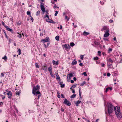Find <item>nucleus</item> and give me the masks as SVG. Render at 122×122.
<instances>
[{
	"mask_svg": "<svg viewBox=\"0 0 122 122\" xmlns=\"http://www.w3.org/2000/svg\"><path fill=\"white\" fill-rule=\"evenodd\" d=\"M108 105V113L110 114L113 112V108L115 111V113L117 117L119 119H120L122 117V116L120 112V107H119L116 106L114 107V106L111 103H107Z\"/></svg>",
	"mask_w": 122,
	"mask_h": 122,
	"instance_id": "f257e3e1",
	"label": "nucleus"
},
{
	"mask_svg": "<svg viewBox=\"0 0 122 122\" xmlns=\"http://www.w3.org/2000/svg\"><path fill=\"white\" fill-rule=\"evenodd\" d=\"M40 89V86L39 85H37L36 86H34L32 90V93L34 95L37 96V94H40L39 90Z\"/></svg>",
	"mask_w": 122,
	"mask_h": 122,
	"instance_id": "f03ea898",
	"label": "nucleus"
},
{
	"mask_svg": "<svg viewBox=\"0 0 122 122\" xmlns=\"http://www.w3.org/2000/svg\"><path fill=\"white\" fill-rule=\"evenodd\" d=\"M40 7L42 11L43 14H44V13L46 12V15H48V11H46L45 8L44 7V5H43V3H42L41 2Z\"/></svg>",
	"mask_w": 122,
	"mask_h": 122,
	"instance_id": "7ed1b4c3",
	"label": "nucleus"
},
{
	"mask_svg": "<svg viewBox=\"0 0 122 122\" xmlns=\"http://www.w3.org/2000/svg\"><path fill=\"white\" fill-rule=\"evenodd\" d=\"M49 16H46L45 17L46 21L50 23H55V22L53 21L52 20L49 19Z\"/></svg>",
	"mask_w": 122,
	"mask_h": 122,
	"instance_id": "20e7f679",
	"label": "nucleus"
},
{
	"mask_svg": "<svg viewBox=\"0 0 122 122\" xmlns=\"http://www.w3.org/2000/svg\"><path fill=\"white\" fill-rule=\"evenodd\" d=\"M63 103L68 106H69L71 104V102L67 100L66 99L64 100Z\"/></svg>",
	"mask_w": 122,
	"mask_h": 122,
	"instance_id": "39448f33",
	"label": "nucleus"
},
{
	"mask_svg": "<svg viewBox=\"0 0 122 122\" xmlns=\"http://www.w3.org/2000/svg\"><path fill=\"white\" fill-rule=\"evenodd\" d=\"M7 95H8V98L11 99L12 96V93L10 91H9L8 92L6 93Z\"/></svg>",
	"mask_w": 122,
	"mask_h": 122,
	"instance_id": "423d86ee",
	"label": "nucleus"
},
{
	"mask_svg": "<svg viewBox=\"0 0 122 122\" xmlns=\"http://www.w3.org/2000/svg\"><path fill=\"white\" fill-rule=\"evenodd\" d=\"M109 31V30H108L105 31V33L104 35V37H107L109 36L110 34L108 32Z\"/></svg>",
	"mask_w": 122,
	"mask_h": 122,
	"instance_id": "0eeeda50",
	"label": "nucleus"
},
{
	"mask_svg": "<svg viewBox=\"0 0 122 122\" xmlns=\"http://www.w3.org/2000/svg\"><path fill=\"white\" fill-rule=\"evenodd\" d=\"M108 30H109L108 27L106 26H104L103 27V28L101 30L102 31H103L105 30H106V31H107Z\"/></svg>",
	"mask_w": 122,
	"mask_h": 122,
	"instance_id": "6e6552de",
	"label": "nucleus"
},
{
	"mask_svg": "<svg viewBox=\"0 0 122 122\" xmlns=\"http://www.w3.org/2000/svg\"><path fill=\"white\" fill-rule=\"evenodd\" d=\"M49 37H47L46 39H42L41 40V42L44 43L45 42H48V41Z\"/></svg>",
	"mask_w": 122,
	"mask_h": 122,
	"instance_id": "1a4fd4ad",
	"label": "nucleus"
},
{
	"mask_svg": "<svg viewBox=\"0 0 122 122\" xmlns=\"http://www.w3.org/2000/svg\"><path fill=\"white\" fill-rule=\"evenodd\" d=\"M52 63L54 65L56 66L58 65L59 64L58 61H56L54 60H53L52 61Z\"/></svg>",
	"mask_w": 122,
	"mask_h": 122,
	"instance_id": "9d476101",
	"label": "nucleus"
},
{
	"mask_svg": "<svg viewBox=\"0 0 122 122\" xmlns=\"http://www.w3.org/2000/svg\"><path fill=\"white\" fill-rule=\"evenodd\" d=\"M5 28L6 29V30L11 32L12 33H13V30L12 29L10 28L9 27H8V26H5Z\"/></svg>",
	"mask_w": 122,
	"mask_h": 122,
	"instance_id": "9b49d317",
	"label": "nucleus"
},
{
	"mask_svg": "<svg viewBox=\"0 0 122 122\" xmlns=\"http://www.w3.org/2000/svg\"><path fill=\"white\" fill-rule=\"evenodd\" d=\"M27 20L28 21L29 20H31L32 22H33V21L34 20V19L32 16H30L28 18Z\"/></svg>",
	"mask_w": 122,
	"mask_h": 122,
	"instance_id": "f8f14e48",
	"label": "nucleus"
},
{
	"mask_svg": "<svg viewBox=\"0 0 122 122\" xmlns=\"http://www.w3.org/2000/svg\"><path fill=\"white\" fill-rule=\"evenodd\" d=\"M107 64H108V63H112L113 62V61L111 59L109 58L108 60H107Z\"/></svg>",
	"mask_w": 122,
	"mask_h": 122,
	"instance_id": "ddd939ff",
	"label": "nucleus"
},
{
	"mask_svg": "<svg viewBox=\"0 0 122 122\" xmlns=\"http://www.w3.org/2000/svg\"><path fill=\"white\" fill-rule=\"evenodd\" d=\"M44 68H41V69H42L43 70L46 71L47 69V67L46 65H45L44 66H43Z\"/></svg>",
	"mask_w": 122,
	"mask_h": 122,
	"instance_id": "4468645a",
	"label": "nucleus"
},
{
	"mask_svg": "<svg viewBox=\"0 0 122 122\" xmlns=\"http://www.w3.org/2000/svg\"><path fill=\"white\" fill-rule=\"evenodd\" d=\"M118 73L116 71H114L112 73V74L113 76H117L118 75Z\"/></svg>",
	"mask_w": 122,
	"mask_h": 122,
	"instance_id": "2eb2a0df",
	"label": "nucleus"
},
{
	"mask_svg": "<svg viewBox=\"0 0 122 122\" xmlns=\"http://www.w3.org/2000/svg\"><path fill=\"white\" fill-rule=\"evenodd\" d=\"M73 74L72 73H70L68 75V76L69 77L70 79L71 78V77L73 76Z\"/></svg>",
	"mask_w": 122,
	"mask_h": 122,
	"instance_id": "dca6fc26",
	"label": "nucleus"
},
{
	"mask_svg": "<svg viewBox=\"0 0 122 122\" xmlns=\"http://www.w3.org/2000/svg\"><path fill=\"white\" fill-rule=\"evenodd\" d=\"M108 89H110V90H112V87H108L106 88V90L105 91V92H106L107 93L108 90Z\"/></svg>",
	"mask_w": 122,
	"mask_h": 122,
	"instance_id": "f3484780",
	"label": "nucleus"
},
{
	"mask_svg": "<svg viewBox=\"0 0 122 122\" xmlns=\"http://www.w3.org/2000/svg\"><path fill=\"white\" fill-rule=\"evenodd\" d=\"M77 61L76 60H74L71 63L72 65H76L77 64Z\"/></svg>",
	"mask_w": 122,
	"mask_h": 122,
	"instance_id": "a211bd4d",
	"label": "nucleus"
},
{
	"mask_svg": "<svg viewBox=\"0 0 122 122\" xmlns=\"http://www.w3.org/2000/svg\"><path fill=\"white\" fill-rule=\"evenodd\" d=\"M83 35L85 36H87L89 34V32H86L85 31L83 32Z\"/></svg>",
	"mask_w": 122,
	"mask_h": 122,
	"instance_id": "6ab92c4d",
	"label": "nucleus"
},
{
	"mask_svg": "<svg viewBox=\"0 0 122 122\" xmlns=\"http://www.w3.org/2000/svg\"><path fill=\"white\" fill-rule=\"evenodd\" d=\"M69 46V45L65 44L63 46V47L65 48L66 49H68V47Z\"/></svg>",
	"mask_w": 122,
	"mask_h": 122,
	"instance_id": "aec40b11",
	"label": "nucleus"
},
{
	"mask_svg": "<svg viewBox=\"0 0 122 122\" xmlns=\"http://www.w3.org/2000/svg\"><path fill=\"white\" fill-rule=\"evenodd\" d=\"M52 68L51 67H49L48 68V70L50 72V73H52Z\"/></svg>",
	"mask_w": 122,
	"mask_h": 122,
	"instance_id": "412c9836",
	"label": "nucleus"
},
{
	"mask_svg": "<svg viewBox=\"0 0 122 122\" xmlns=\"http://www.w3.org/2000/svg\"><path fill=\"white\" fill-rule=\"evenodd\" d=\"M81 102V101H77L76 103H75L76 106H78L79 105V104Z\"/></svg>",
	"mask_w": 122,
	"mask_h": 122,
	"instance_id": "4be33fe9",
	"label": "nucleus"
},
{
	"mask_svg": "<svg viewBox=\"0 0 122 122\" xmlns=\"http://www.w3.org/2000/svg\"><path fill=\"white\" fill-rule=\"evenodd\" d=\"M94 43L97 46H99L100 45V44L99 42H97L96 41H94Z\"/></svg>",
	"mask_w": 122,
	"mask_h": 122,
	"instance_id": "5701e85b",
	"label": "nucleus"
},
{
	"mask_svg": "<svg viewBox=\"0 0 122 122\" xmlns=\"http://www.w3.org/2000/svg\"><path fill=\"white\" fill-rule=\"evenodd\" d=\"M65 19L66 20V22H67L69 20L70 17H68L67 16H65Z\"/></svg>",
	"mask_w": 122,
	"mask_h": 122,
	"instance_id": "b1692460",
	"label": "nucleus"
},
{
	"mask_svg": "<svg viewBox=\"0 0 122 122\" xmlns=\"http://www.w3.org/2000/svg\"><path fill=\"white\" fill-rule=\"evenodd\" d=\"M56 79L58 81H60L61 79L60 78L59 76L58 75L57 76H56Z\"/></svg>",
	"mask_w": 122,
	"mask_h": 122,
	"instance_id": "393cba45",
	"label": "nucleus"
},
{
	"mask_svg": "<svg viewBox=\"0 0 122 122\" xmlns=\"http://www.w3.org/2000/svg\"><path fill=\"white\" fill-rule=\"evenodd\" d=\"M17 52L18 53V54L19 55H20L21 54V50L20 49H19L18 50Z\"/></svg>",
	"mask_w": 122,
	"mask_h": 122,
	"instance_id": "a878e982",
	"label": "nucleus"
},
{
	"mask_svg": "<svg viewBox=\"0 0 122 122\" xmlns=\"http://www.w3.org/2000/svg\"><path fill=\"white\" fill-rule=\"evenodd\" d=\"M76 96V95L75 94H74L72 95L71 96V98H75Z\"/></svg>",
	"mask_w": 122,
	"mask_h": 122,
	"instance_id": "bb28decb",
	"label": "nucleus"
},
{
	"mask_svg": "<svg viewBox=\"0 0 122 122\" xmlns=\"http://www.w3.org/2000/svg\"><path fill=\"white\" fill-rule=\"evenodd\" d=\"M17 34L18 35L17 36V37L19 38H21L22 37V36L20 34H19V32L17 33Z\"/></svg>",
	"mask_w": 122,
	"mask_h": 122,
	"instance_id": "cd10ccee",
	"label": "nucleus"
},
{
	"mask_svg": "<svg viewBox=\"0 0 122 122\" xmlns=\"http://www.w3.org/2000/svg\"><path fill=\"white\" fill-rule=\"evenodd\" d=\"M81 89L79 88V96L80 97V98H81Z\"/></svg>",
	"mask_w": 122,
	"mask_h": 122,
	"instance_id": "c85d7f7f",
	"label": "nucleus"
},
{
	"mask_svg": "<svg viewBox=\"0 0 122 122\" xmlns=\"http://www.w3.org/2000/svg\"><path fill=\"white\" fill-rule=\"evenodd\" d=\"M59 37L58 36H56L55 37L56 40L57 41H59Z\"/></svg>",
	"mask_w": 122,
	"mask_h": 122,
	"instance_id": "c756f323",
	"label": "nucleus"
},
{
	"mask_svg": "<svg viewBox=\"0 0 122 122\" xmlns=\"http://www.w3.org/2000/svg\"><path fill=\"white\" fill-rule=\"evenodd\" d=\"M35 66L37 68H38L39 67V65H38V63H35Z\"/></svg>",
	"mask_w": 122,
	"mask_h": 122,
	"instance_id": "7c9ffc66",
	"label": "nucleus"
},
{
	"mask_svg": "<svg viewBox=\"0 0 122 122\" xmlns=\"http://www.w3.org/2000/svg\"><path fill=\"white\" fill-rule=\"evenodd\" d=\"M86 83V82L85 81H84L83 83H81L80 84V85L81 86H83Z\"/></svg>",
	"mask_w": 122,
	"mask_h": 122,
	"instance_id": "2f4dec72",
	"label": "nucleus"
},
{
	"mask_svg": "<svg viewBox=\"0 0 122 122\" xmlns=\"http://www.w3.org/2000/svg\"><path fill=\"white\" fill-rule=\"evenodd\" d=\"M112 50L111 48H109L108 49V52L109 53H110L112 51Z\"/></svg>",
	"mask_w": 122,
	"mask_h": 122,
	"instance_id": "473e14b6",
	"label": "nucleus"
},
{
	"mask_svg": "<svg viewBox=\"0 0 122 122\" xmlns=\"http://www.w3.org/2000/svg\"><path fill=\"white\" fill-rule=\"evenodd\" d=\"M70 45L72 47L73 46L75 45L74 43L73 42H72L71 43H70Z\"/></svg>",
	"mask_w": 122,
	"mask_h": 122,
	"instance_id": "72a5a7b5",
	"label": "nucleus"
},
{
	"mask_svg": "<svg viewBox=\"0 0 122 122\" xmlns=\"http://www.w3.org/2000/svg\"><path fill=\"white\" fill-rule=\"evenodd\" d=\"M57 97L58 98H60V94L59 92H58V91L57 92Z\"/></svg>",
	"mask_w": 122,
	"mask_h": 122,
	"instance_id": "f704fd0d",
	"label": "nucleus"
},
{
	"mask_svg": "<svg viewBox=\"0 0 122 122\" xmlns=\"http://www.w3.org/2000/svg\"><path fill=\"white\" fill-rule=\"evenodd\" d=\"M98 57H95L94 58V60H97L98 59Z\"/></svg>",
	"mask_w": 122,
	"mask_h": 122,
	"instance_id": "c9c22d12",
	"label": "nucleus"
},
{
	"mask_svg": "<svg viewBox=\"0 0 122 122\" xmlns=\"http://www.w3.org/2000/svg\"><path fill=\"white\" fill-rule=\"evenodd\" d=\"M50 75L51 76V77H53V78H55V76L53 74H52V73H50Z\"/></svg>",
	"mask_w": 122,
	"mask_h": 122,
	"instance_id": "e433bc0d",
	"label": "nucleus"
},
{
	"mask_svg": "<svg viewBox=\"0 0 122 122\" xmlns=\"http://www.w3.org/2000/svg\"><path fill=\"white\" fill-rule=\"evenodd\" d=\"M20 92L18 91V92H16V95H17L19 96L20 95Z\"/></svg>",
	"mask_w": 122,
	"mask_h": 122,
	"instance_id": "4c0bfd02",
	"label": "nucleus"
},
{
	"mask_svg": "<svg viewBox=\"0 0 122 122\" xmlns=\"http://www.w3.org/2000/svg\"><path fill=\"white\" fill-rule=\"evenodd\" d=\"M84 56V55H81L80 56V57L81 60H82L83 59V58Z\"/></svg>",
	"mask_w": 122,
	"mask_h": 122,
	"instance_id": "58836bf2",
	"label": "nucleus"
},
{
	"mask_svg": "<svg viewBox=\"0 0 122 122\" xmlns=\"http://www.w3.org/2000/svg\"><path fill=\"white\" fill-rule=\"evenodd\" d=\"M0 96H1L2 97V99L3 100L5 98V96L3 95H0Z\"/></svg>",
	"mask_w": 122,
	"mask_h": 122,
	"instance_id": "ea45409f",
	"label": "nucleus"
},
{
	"mask_svg": "<svg viewBox=\"0 0 122 122\" xmlns=\"http://www.w3.org/2000/svg\"><path fill=\"white\" fill-rule=\"evenodd\" d=\"M27 15H30V11H27Z\"/></svg>",
	"mask_w": 122,
	"mask_h": 122,
	"instance_id": "a19ab883",
	"label": "nucleus"
},
{
	"mask_svg": "<svg viewBox=\"0 0 122 122\" xmlns=\"http://www.w3.org/2000/svg\"><path fill=\"white\" fill-rule=\"evenodd\" d=\"M97 53L98 54V55L99 56H101V52L100 51H98L97 52Z\"/></svg>",
	"mask_w": 122,
	"mask_h": 122,
	"instance_id": "79ce46f5",
	"label": "nucleus"
},
{
	"mask_svg": "<svg viewBox=\"0 0 122 122\" xmlns=\"http://www.w3.org/2000/svg\"><path fill=\"white\" fill-rule=\"evenodd\" d=\"M3 59H4L5 60L7 59V57L6 56H5L3 57L2 58Z\"/></svg>",
	"mask_w": 122,
	"mask_h": 122,
	"instance_id": "37998d69",
	"label": "nucleus"
},
{
	"mask_svg": "<svg viewBox=\"0 0 122 122\" xmlns=\"http://www.w3.org/2000/svg\"><path fill=\"white\" fill-rule=\"evenodd\" d=\"M65 85L64 84H62L61 85V87L62 88L64 87H65Z\"/></svg>",
	"mask_w": 122,
	"mask_h": 122,
	"instance_id": "c03bdc74",
	"label": "nucleus"
},
{
	"mask_svg": "<svg viewBox=\"0 0 122 122\" xmlns=\"http://www.w3.org/2000/svg\"><path fill=\"white\" fill-rule=\"evenodd\" d=\"M40 11H38L36 13V15H39V14L40 13Z\"/></svg>",
	"mask_w": 122,
	"mask_h": 122,
	"instance_id": "a18cd8bd",
	"label": "nucleus"
},
{
	"mask_svg": "<svg viewBox=\"0 0 122 122\" xmlns=\"http://www.w3.org/2000/svg\"><path fill=\"white\" fill-rule=\"evenodd\" d=\"M58 13V12L57 11H55V14L54 15H57V14Z\"/></svg>",
	"mask_w": 122,
	"mask_h": 122,
	"instance_id": "49530a36",
	"label": "nucleus"
},
{
	"mask_svg": "<svg viewBox=\"0 0 122 122\" xmlns=\"http://www.w3.org/2000/svg\"><path fill=\"white\" fill-rule=\"evenodd\" d=\"M2 25L5 27V26H7L5 25V23L3 21H2Z\"/></svg>",
	"mask_w": 122,
	"mask_h": 122,
	"instance_id": "de8ad7c7",
	"label": "nucleus"
},
{
	"mask_svg": "<svg viewBox=\"0 0 122 122\" xmlns=\"http://www.w3.org/2000/svg\"><path fill=\"white\" fill-rule=\"evenodd\" d=\"M83 74L85 76H86L87 75L86 73L85 72H83Z\"/></svg>",
	"mask_w": 122,
	"mask_h": 122,
	"instance_id": "09e8293b",
	"label": "nucleus"
},
{
	"mask_svg": "<svg viewBox=\"0 0 122 122\" xmlns=\"http://www.w3.org/2000/svg\"><path fill=\"white\" fill-rule=\"evenodd\" d=\"M103 39L105 41H109V40L108 39H107L106 38H103Z\"/></svg>",
	"mask_w": 122,
	"mask_h": 122,
	"instance_id": "8fccbe9b",
	"label": "nucleus"
},
{
	"mask_svg": "<svg viewBox=\"0 0 122 122\" xmlns=\"http://www.w3.org/2000/svg\"><path fill=\"white\" fill-rule=\"evenodd\" d=\"M61 97L62 98H64V96L63 94H61Z\"/></svg>",
	"mask_w": 122,
	"mask_h": 122,
	"instance_id": "3c124183",
	"label": "nucleus"
},
{
	"mask_svg": "<svg viewBox=\"0 0 122 122\" xmlns=\"http://www.w3.org/2000/svg\"><path fill=\"white\" fill-rule=\"evenodd\" d=\"M43 45H44V46H45V48H46L48 47V46H47V45H46V44H43Z\"/></svg>",
	"mask_w": 122,
	"mask_h": 122,
	"instance_id": "603ef678",
	"label": "nucleus"
},
{
	"mask_svg": "<svg viewBox=\"0 0 122 122\" xmlns=\"http://www.w3.org/2000/svg\"><path fill=\"white\" fill-rule=\"evenodd\" d=\"M110 74L109 73H108L107 74V76H110Z\"/></svg>",
	"mask_w": 122,
	"mask_h": 122,
	"instance_id": "864d4df0",
	"label": "nucleus"
},
{
	"mask_svg": "<svg viewBox=\"0 0 122 122\" xmlns=\"http://www.w3.org/2000/svg\"><path fill=\"white\" fill-rule=\"evenodd\" d=\"M101 66L102 67H104L105 66V64L104 63H103L101 65Z\"/></svg>",
	"mask_w": 122,
	"mask_h": 122,
	"instance_id": "5fc2aeb1",
	"label": "nucleus"
},
{
	"mask_svg": "<svg viewBox=\"0 0 122 122\" xmlns=\"http://www.w3.org/2000/svg\"><path fill=\"white\" fill-rule=\"evenodd\" d=\"M109 22H110V23H112L113 22V20H110L109 21Z\"/></svg>",
	"mask_w": 122,
	"mask_h": 122,
	"instance_id": "6e6d98bb",
	"label": "nucleus"
},
{
	"mask_svg": "<svg viewBox=\"0 0 122 122\" xmlns=\"http://www.w3.org/2000/svg\"><path fill=\"white\" fill-rule=\"evenodd\" d=\"M76 87V86L75 85H73L72 86V87H73V88H74Z\"/></svg>",
	"mask_w": 122,
	"mask_h": 122,
	"instance_id": "4d7b16f0",
	"label": "nucleus"
},
{
	"mask_svg": "<svg viewBox=\"0 0 122 122\" xmlns=\"http://www.w3.org/2000/svg\"><path fill=\"white\" fill-rule=\"evenodd\" d=\"M1 76H4V74L3 73H1Z\"/></svg>",
	"mask_w": 122,
	"mask_h": 122,
	"instance_id": "13d9d810",
	"label": "nucleus"
},
{
	"mask_svg": "<svg viewBox=\"0 0 122 122\" xmlns=\"http://www.w3.org/2000/svg\"><path fill=\"white\" fill-rule=\"evenodd\" d=\"M72 92L73 93H75V91L74 89H72Z\"/></svg>",
	"mask_w": 122,
	"mask_h": 122,
	"instance_id": "bf43d9fd",
	"label": "nucleus"
},
{
	"mask_svg": "<svg viewBox=\"0 0 122 122\" xmlns=\"http://www.w3.org/2000/svg\"><path fill=\"white\" fill-rule=\"evenodd\" d=\"M61 111L62 112H64V110L62 108H61Z\"/></svg>",
	"mask_w": 122,
	"mask_h": 122,
	"instance_id": "052dcab7",
	"label": "nucleus"
},
{
	"mask_svg": "<svg viewBox=\"0 0 122 122\" xmlns=\"http://www.w3.org/2000/svg\"><path fill=\"white\" fill-rule=\"evenodd\" d=\"M51 3L53 4H54V2L53 1V0H52L51 2Z\"/></svg>",
	"mask_w": 122,
	"mask_h": 122,
	"instance_id": "680f3d73",
	"label": "nucleus"
},
{
	"mask_svg": "<svg viewBox=\"0 0 122 122\" xmlns=\"http://www.w3.org/2000/svg\"><path fill=\"white\" fill-rule=\"evenodd\" d=\"M71 83H72L74 82V81L73 80H72L71 81Z\"/></svg>",
	"mask_w": 122,
	"mask_h": 122,
	"instance_id": "e2e57ef3",
	"label": "nucleus"
},
{
	"mask_svg": "<svg viewBox=\"0 0 122 122\" xmlns=\"http://www.w3.org/2000/svg\"><path fill=\"white\" fill-rule=\"evenodd\" d=\"M40 35L41 36H42L43 35V33H40Z\"/></svg>",
	"mask_w": 122,
	"mask_h": 122,
	"instance_id": "0e129e2a",
	"label": "nucleus"
},
{
	"mask_svg": "<svg viewBox=\"0 0 122 122\" xmlns=\"http://www.w3.org/2000/svg\"><path fill=\"white\" fill-rule=\"evenodd\" d=\"M63 83V82H59V84L60 85H61Z\"/></svg>",
	"mask_w": 122,
	"mask_h": 122,
	"instance_id": "69168bd1",
	"label": "nucleus"
},
{
	"mask_svg": "<svg viewBox=\"0 0 122 122\" xmlns=\"http://www.w3.org/2000/svg\"><path fill=\"white\" fill-rule=\"evenodd\" d=\"M73 80L74 81H76V77H74L73 78Z\"/></svg>",
	"mask_w": 122,
	"mask_h": 122,
	"instance_id": "338daca9",
	"label": "nucleus"
},
{
	"mask_svg": "<svg viewBox=\"0 0 122 122\" xmlns=\"http://www.w3.org/2000/svg\"><path fill=\"white\" fill-rule=\"evenodd\" d=\"M79 65L81 66H82L83 65L82 63H80L79 64Z\"/></svg>",
	"mask_w": 122,
	"mask_h": 122,
	"instance_id": "774afa93",
	"label": "nucleus"
}]
</instances>
